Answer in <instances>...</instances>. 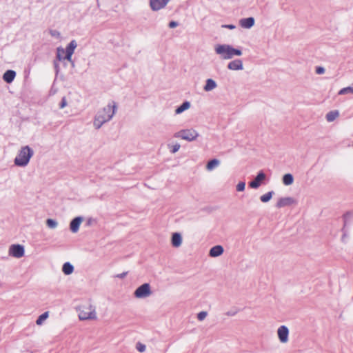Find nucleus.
<instances>
[{
  "label": "nucleus",
  "mask_w": 353,
  "mask_h": 353,
  "mask_svg": "<svg viewBox=\"0 0 353 353\" xmlns=\"http://www.w3.org/2000/svg\"><path fill=\"white\" fill-rule=\"evenodd\" d=\"M228 68L230 70H239L243 69V63L242 61L240 59H236L234 61H230L228 65Z\"/></svg>",
  "instance_id": "14"
},
{
  "label": "nucleus",
  "mask_w": 353,
  "mask_h": 353,
  "mask_svg": "<svg viewBox=\"0 0 353 353\" xmlns=\"http://www.w3.org/2000/svg\"><path fill=\"white\" fill-rule=\"evenodd\" d=\"M127 275V272H123L121 274H117V277L120 279H123Z\"/></svg>",
  "instance_id": "37"
},
{
  "label": "nucleus",
  "mask_w": 353,
  "mask_h": 353,
  "mask_svg": "<svg viewBox=\"0 0 353 353\" xmlns=\"http://www.w3.org/2000/svg\"><path fill=\"white\" fill-rule=\"evenodd\" d=\"M274 192L273 191H270L267 192L266 194L261 195L260 196V200L263 203H267L268 202L274 195Z\"/></svg>",
  "instance_id": "24"
},
{
  "label": "nucleus",
  "mask_w": 353,
  "mask_h": 353,
  "mask_svg": "<svg viewBox=\"0 0 353 353\" xmlns=\"http://www.w3.org/2000/svg\"><path fill=\"white\" fill-rule=\"evenodd\" d=\"M15 75H16V73H15L14 71H13V70H7L4 73L3 79L7 83H10V82H12L14 80V79L15 77Z\"/></svg>",
  "instance_id": "19"
},
{
  "label": "nucleus",
  "mask_w": 353,
  "mask_h": 353,
  "mask_svg": "<svg viewBox=\"0 0 353 353\" xmlns=\"http://www.w3.org/2000/svg\"><path fill=\"white\" fill-rule=\"evenodd\" d=\"M278 338L281 343H286L288 341L289 330L285 325H281L277 330Z\"/></svg>",
  "instance_id": "9"
},
{
  "label": "nucleus",
  "mask_w": 353,
  "mask_h": 353,
  "mask_svg": "<svg viewBox=\"0 0 353 353\" xmlns=\"http://www.w3.org/2000/svg\"><path fill=\"white\" fill-rule=\"evenodd\" d=\"M62 271L65 275H69L73 272L74 267L70 263L66 262L63 265Z\"/></svg>",
  "instance_id": "20"
},
{
  "label": "nucleus",
  "mask_w": 353,
  "mask_h": 353,
  "mask_svg": "<svg viewBox=\"0 0 353 353\" xmlns=\"http://www.w3.org/2000/svg\"><path fill=\"white\" fill-rule=\"evenodd\" d=\"M216 86L215 81L211 79H208L204 88H214Z\"/></svg>",
  "instance_id": "28"
},
{
  "label": "nucleus",
  "mask_w": 353,
  "mask_h": 353,
  "mask_svg": "<svg viewBox=\"0 0 353 353\" xmlns=\"http://www.w3.org/2000/svg\"><path fill=\"white\" fill-rule=\"evenodd\" d=\"M208 315V312H205V311H202V312H200L199 313H198L197 314V319L199 321H203L204 320L206 316Z\"/></svg>",
  "instance_id": "30"
},
{
  "label": "nucleus",
  "mask_w": 353,
  "mask_h": 353,
  "mask_svg": "<svg viewBox=\"0 0 353 353\" xmlns=\"http://www.w3.org/2000/svg\"><path fill=\"white\" fill-rule=\"evenodd\" d=\"M170 0H150V6L152 10L157 11L163 8Z\"/></svg>",
  "instance_id": "11"
},
{
  "label": "nucleus",
  "mask_w": 353,
  "mask_h": 353,
  "mask_svg": "<svg viewBox=\"0 0 353 353\" xmlns=\"http://www.w3.org/2000/svg\"><path fill=\"white\" fill-rule=\"evenodd\" d=\"M325 72V70L322 67H317L316 69V73L318 74H323Z\"/></svg>",
  "instance_id": "35"
},
{
  "label": "nucleus",
  "mask_w": 353,
  "mask_h": 353,
  "mask_svg": "<svg viewBox=\"0 0 353 353\" xmlns=\"http://www.w3.org/2000/svg\"><path fill=\"white\" fill-rule=\"evenodd\" d=\"M77 43L74 40H72L69 45L67 46L66 50L61 47L57 48V58L59 61H63L65 59L71 61L72 55L74 53L75 48H77Z\"/></svg>",
  "instance_id": "4"
},
{
  "label": "nucleus",
  "mask_w": 353,
  "mask_h": 353,
  "mask_svg": "<svg viewBox=\"0 0 353 353\" xmlns=\"http://www.w3.org/2000/svg\"><path fill=\"white\" fill-rule=\"evenodd\" d=\"M137 349L140 352H143L145 350V345L140 343H137Z\"/></svg>",
  "instance_id": "32"
},
{
  "label": "nucleus",
  "mask_w": 353,
  "mask_h": 353,
  "mask_svg": "<svg viewBox=\"0 0 353 353\" xmlns=\"http://www.w3.org/2000/svg\"><path fill=\"white\" fill-rule=\"evenodd\" d=\"M294 178L291 174H285L283 176V183L285 185H290L293 183Z\"/></svg>",
  "instance_id": "23"
},
{
  "label": "nucleus",
  "mask_w": 353,
  "mask_h": 353,
  "mask_svg": "<svg viewBox=\"0 0 353 353\" xmlns=\"http://www.w3.org/2000/svg\"><path fill=\"white\" fill-rule=\"evenodd\" d=\"M245 183L243 181H241L236 186V191L243 192L245 190Z\"/></svg>",
  "instance_id": "29"
},
{
  "label": "nucleus",
  "mask_w": 353,
  "mask_h": 353,
  "mask_svg": "<svg viewBox=\"0 0 353 353\" xmlns=\"http://www.w3.org/2000/svg\"><path fill=\"white\" fill-rule=\"evenodd\" d=\"M254 19L252 17L242 19L240 21V25L245 28H250L254 26Z\"/></svg>",
  "instance_id": "18"
},
{
  "label": "nucleus",
  "mask_w": 353,
  "mask_h": 353,
  "mask_svg": "<svg viewBox=\"0 0 353 353\" xmlns=\"http://www.w3.org/2000/svg\"><path fill=\"white\" fill-rule=\"evenodd\" d=\"M266 176L263 171L258 173L254 179L249 183V186L253 189L259 188L262 184L263 181L265 179Z\"/></svg>",
  "instance_id": "10"
},
{
  "label": "nucleus",
  "mask_w": 353,
  "mask_h": 353,
  "mask_svg": "<svg viewBox=\"0 0 353 353\" xmlns=\"http://www.w3.org/2000/svg\"><path fill=\"white\" fill-rule=\"evenodd\" d=\"M117 110V105L115 101H111L108 105L99 110L94 116L93 121V126L98 130L101 126L110 121L114 117Z\"/></svg>",
  "instance_id": "1"
},
{
  "label": "nucleus",
  "mask_w": 353,
  "mask_h": 353,
  "mask_svg": "<svg viewBox=\"0 0 353 353\" xmlns=\"http://www.w3.org/2000/svg\"><path fill=\"white\" fill-rule=\"evenodd\" d=\"M48 317V312H46L41 314L36 321L38 325H42L43 322Z\"/></svg>",
  "instance_id": "25"
},
{
  "label": "nucleus",
  "mask_w": 353,
  "mask_h": 353,
  "mask_svg": "<svg viewBox=\"0 0 353 353\" xmlns=\"http://www.w3.org/2000/svg\"><path fill=\"white\" fill-rule=\"evenodd\" d=\"M182 243V236L178 233L175 232L172 236V245L174 248H179Z\"/></svg>",
  "instance_id": "16"
},
{
  "label": "nucleus",
  "mask_w": 353,
  "mask_h": 353,
  "mask_svg": "<svg viewBox=\"0 0 353 353\" xmlns=\"http://www.w3.org/2000/svg\"><path fill=\"white\" fill-rule=\"evenodd\" d=\"M83 221V218L77 216L73 219L70 223V229L73 233H76L79 231V226Z\"/></svg>",
  "instance_id": "13"
},
{
  "label": "nucleus",
  "mask_w": 353,
  "mask_h": 353,
  "mask_svg": "<svg viewBox=\"0 0 353 353\" xmlns=\"http://www.w3.org/2000/svg\"><path fill=\"white\" fill-rule=\"evenodd\" d=\"M223 251V248L221 245H215L210 250L209 255L212 257H217L221 255Z\"/></svg>",
  "instance_id": "15"
},
{
  "label": "nucleus",
  "mask_w": 353,
  "mask_h": 353,
  "mask_svg": "<svg viewBox=\"0 0 353 353\" xmlns=\"http://www.w3.org/2000/svg\"><path fill=\"white\" fill-rule=\"evenodd\" d=\"M239 310L236 309L231 310L230 311H228L225 314L227 316H235L238 313Z\"/></svg>",
  "instance_id": "33"
},
{
  "label": "nucleus",
  "mask_w": 353,
  "mask_h": 353,
  "mask_svg": "<svg viewBox=\"0 0 353 353\" xmlns=\"http://www.w3.org/2000/svg\"><path fill=\"white\" fill-rule=\"evenodd\" d=\"M216 54H220L224 59H232L234 56H241L242 52L229 45H217L215 48Z\"/></svg>",
  "instance_id": "2"
},
{
  "label": "nucleus",
  "mask_w": 353,
  "mask_h": 353,
  "mask_svg": "<svg viewBox=\"0 0 353 353\" xmlns=\"http://www.w3.org/2000/svg\"><path fill=\"white\" fill-rule=\"evenodd\" d=\"M339 110H332L328 112L325 115V119L327 122H333L335 119H336L339 117Z\"/></svg>",
  "instance_id": "17"
},
{
  "label": "nucleus",
  "mask_w": 353,
  "mask_h": 353,
  "mask_svg": "<svg viewBox=\"0 0 353 353\" xmlns=\"http://www.w3.org/2000/svg\"><path fill=\"white\" fill-rule=\"evenodd\" d=\"M190 107V103L188 101L183 102L180 106H179L176 110L175 113L176 114H181L185 110H188Z\"/></svg>",
  "instance_id": "21"
},
{
  "label": "nucleus",
  "mask_w": 353,
  "mask_h": 353,
  "mask_svg": "<svg viewBox=\"0 0 353 353\" xmlns=\"http://www.w3.org/2000/svg\"><path fill=\"white\" fill-rule=\"evenodd\" d=\"M178 26V23L176 21H170L169 23V27L170 28H174Z\"/></svg>",
  "instance_id": "36"
},
{
  "label": "nucleus",
  "mask_w": 353,
  "mask_h": 353,
  "mask_svg": "<svg viewBox=\"0 0 353 353\" xmlns=\"http://www.w3.org/2000/svg\"><path fill=\"white\" fill-rule=\"evenodd\" d=\"M174 136L176 138H181L188 141H192L199 137V133L194 129H185L176 132Z\"/></svg>",
  "instance_id": "6"
},
{
  "label": "nucleus",
  "mask_w": 353,
  "mask_h": 353,
  "mask_svg": "<svg viewBox=\"0 0 353 353\" xmlns=\"http://www.w3.org/2000/svg\"><path fill=\"white\" fill-rule=\"evenodd\" d=\"M80 320H91L97 318L95 307L92 305H81L79 307Z\"/></svg>",
  "instance_id": "5"
},
{
  "label": "nucleus",
  "mask_w": 353,
  "mask_h": 353,
  "mask_svg": "<svg viewBox=\"0 0 353 353\" xmlns=\"http://www.w3.org/2000/svg\"><path fill=\"white\" fill-rule=\"evenodd\" d=\"M353 94V90H340L338 92V95H343L346 94Z\"/></svg>",
  "instance_id": "31"
},
{
  "label": "nucleus",
  "mask_w": 353,
  "mask_h": 353,
  "mask_svg": "<svg viewBox=\"0 0 353 353\" xmlns=\"http://www.w3.org/2000/svg\"><path fill=\"white\" fill-rule=\"evenodd\" d=\"M66 105H67V100H66V98L64 97L61 99V103L59 104V108L61 109H63L65 107H66Z\"/></svg>",
  "instance_id": "34"
},
{
  "label": "nucleus",
  "mask_w": 353,
  "mask_h": 353,
  "mask_svg": "<svg viewBox=\"0 0 353 353\" xmlns=\"http://www.w3.org/2000/svg\"><path fill=\"white\" fill-rule=\"evenodd\" d=\"M46 225L49 228L54 229L57 227L58 223L52 219H48L46 220Z\"/></svg>",
  "instance_id": "26"
},
{
  "label": "nucleus",
  "mask_w": 353,
  "mask_h": 353,
  "mask_svg": "<svg viewBox=\"0 0 353 353\" xmlns=\"http://www.w3.org/2000/svg\"><path fill=\"white\" fill-rule=\"evenodd\" d=\"M168 147L170 148V152L172 154H174L179 151L181 145L179 143H176L175 145H171L169 144V145H168Z\"/></svg>",
  "instance_id": "27"
},
{
  "label": "nucleus",
  "mask_w": 353,
  "mask_h": 353,
  "mask_svg": "<svg viewBox=\"0 0 353 353\" xmlns=\"http://www.w3.org/2000/svg\"><path fill=\"white\" fill-rule=\"evenodd\" d=\"M151 287L149 283H143L138 287L134 292V296L137 299H145L152 294Z\"/></svg>",
  "instance_id": "7"
},
{
  "label": "nucleus",
  "mask_w": 353,
  "mask_h": 353,
  "mask_svg": "<svg viewBox=\"0 0 353 353\" xmlns=\"http://www.w3.org/2000/svg\"><path fill=\"white\" fill-rule=\"evenodd\" d=\"M333 94L331 92V90L329 91V97H332Z\"/></svg>",
  "instance_id": "39"
},
{
  "label": "nucleus",
  "mask_w": 353,
  "mask_h": 353,
  "mask_svg": "<svg viewBox=\"0 0 353 353\" xmlns=\"http://www.w3.org/2000/svg\"><path fill=\"white\" fill-rule=\"evenodd\" d=\"M295 203V200L292 197H283L279 199L276 204L277 208H281L285 206H290Z\"/></svg>",
  "instance_id": "12"
},
{
  "label": "nucleus",
  "mask_w": 353,
  "mask_h": 353,
  "mask_svg": "<svg viewBox=\"0 0 353 353\" xmlns=\"http://www.w3.org/2000/svg\"><path fill=\"white\" fill-rule=\"evenodd\" d=\"M220 163L219 160L214 159L208 162L206 165V169L208 170H212L214 168L217 167Z\"/></svg>",
  "instance_id": "22"
},
{
  "label": "nucleus",
  "mask_w": 353,
  "mask_h": 353,
  "mask_svg": "<svg viewBox=\"0 0 353 353\" xmlns=\"http://www.w3.org/2000/svg\"><path fill=\"white\" fill-rule=\"evenodd\" d=\"M9 254L15 258H21L24 255V248L19 244L12 245L9 248Z\"/></svg>",
  "instance_id": "8"
},
{
  "label": "nucleus",
  "mask_w": 353,
  "mask_h": 353,
  "mask_svg": "<svg viewBox=\"0 0 353 353\" xmlns=\"http://www.w3.org/2000/svg\"><path fill=\"white\" fill-rule=\"evenodd\" d=\"M33 154V150L29 146L23 147L14 159L15 165L18 166H26L29 163Z\"/></svg>",
  "instance_id": "3"
},
{
  "label": "nucleus",
  "mask_w": 353,
  "mask_h": 353,
  "mask_svg": "<svg viewBox=\"0 0 353 353\" xmlns=\"http://www.w3.org/2000/svg\"><path fill=\"white\" fill-rule=\"evenodd\" d=\"M223 27L228 28L229 29H234L235 28L234 25H225L223 26Z\"/></svg>",
  "instance_id": "38"
}]
</instances>
